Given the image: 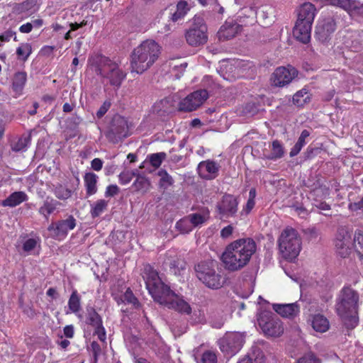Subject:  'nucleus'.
<instances>
[{
    "instance_id": "nucleus-1",
    "label": "nucleus",
    "mask_w": 363,
    "mask_h": 363,
    "mask_svg": "<svg viewBox=\"0 0 363 363\" xmlns=\"http://www.w3.org/2000/svg\"><path fill=\"white\" fill-rule=\"evenodd\" d=\"M142 275L146 288L155 302L180 313L189 315L191 313L190 305L162 281L157 272L151 265L144 266Z\"/></svg>"
},
{
    "instance_id": "nucleus-2",
    "label": "nucleus",
    "mask_w": 363,
    "mask_h": 363,
    "mask_svg": "<svg viewBox=\"0 0 363 363\" xmlns=\"http://www.w3.org/2000/svg\"><path fill=\"white\" fill-rule=\"evenodd\" d=\"M256 250V242L252 238H240L226 246L220 259L225 269L237 272L248 264Z\"/></svg>"
},
{
    "instance_id": "nucleus-3",
    "label": "nucleus",
    "mask_w": 363,
    "mask_h": 363,
    "mask_svg": "<svg viewBox=\"0 0 363 363\" xmlns=\"http://www.w3.org/2000/svg\"><path fill=\"white\" fill-rule=\"evenodd\" d=\"M359 302V294L351 287H344L340 291L336 302V311L349 330L354 328L358 324Z\"/></svg>"
},
{
    "instance_id": "nucleus-4",
    "label": "nucleus",
    "mask_w": 363,
    "mask_h": 363,
    "mask_svg": "<svg viewBox=\"0 0 363 363\" xmlns=\"http://www.w3.org/2000/svg\"><path fill=\"white\" fill-rule=\"evenodd\" d=\"M160 53V45L152 40L143 41L136 47L131 55V71L142 74L157 60Z\"/></svg>"
},
{
    "instance_id": "nucleus-5",
    "label": "nucleus",
    "mask_w": 363,
    "mask_h": 363,
    "mask_svg": "<svg viewBox=\"0 0 363 363\" xmlns=\"http://www.w3.org/2000/svg\"><path fill=\"white\" fill-rule=\"evenodd\" d=\"M92 65L95 67L97 74L107 79L111 86L117 88L121 86L126 77V73L119 68L118 63L106 56H95Z\"/></svg>"
},
{
    "instance_id": "nucleus-6",
    "label": "nucleus",
    "mask_w": 363,
    "mask_h": 363,
    "mask_svg": "<svg viewBox=\"0 0 363 363\" xmlns=\"http://www.w3.org/2000/svg\"><path fill=\"white\" fill-rule=\"evenodd\" d=\"M278 243L279 252L284 259L292 260L299 255L301 248V240L295 229L286 228L281 232Z\"/></svg>"
},
{
    "instance_id": "nucleus-7",
    "label": "nucleus",
    "mask_w": 363,
    "mask_h": 363,
    "mask_svg": "<svg viewBox=\"0 0 363 363\" xmlns=\"http://www.w3.org/2000/svg\"><path fill=\"white\" fill-rule=\"evenodd\" d=\"M216 262L211 261L199 262L194 267L198 279L211 289H219L224 282L221 275L216 273Z\"/></svg>"
},
{
    "instance_id": "nucleus-8",
    "label": "nucleus",
    "mask_w": 363,
    "mask_h": 363,
    "mask_svg": "<svg viewBox=\"0 0 363 363\" xmlns=\"http://www.w3.org/2000/svg\"><path fill=\"white\" fill-rule=\"evenodd\" d=\"M185 38L191 46H199L207 42V27L202 17L195 16L193 18L189 28L186 30Z\"/></svg>"
},
{
    "instance_id": "nucleus-9",
    "label": "nucleus",
    "mask_w": 363,
    "mask_h": 363,
    "mask_svg": "<svg viewBox=\"0 0 363 363\" xmlns=\"http://www.w3.org/2000/svg\"><path fill=\"white\" fill-rule=\"evenodd\" d=\"M128 135V125L127 120L120 115H115L106 133V137L110 142L117 143Z\"/></svg>"
},
{
    "instance_id": "nucleus-10",
    "label": "nucleus",
    "mask_w": 363,
    "mask_h": 363,
    "mask_svg": "<svg viewBox=\"0 0 363 363\" xmlns=\"http://www.w3.org/2000/svg\"><path fill=\"white\" fill-rule=\"evenodd\" d=\"M245 342V337L240 333H228L219 341L221 351L233 356L240 350Z\"/></svg>"
},
{
    "instance_id": "nucleus-11",
    "label": "nucleus",
    "mask_w": 363,
    "mask_h": 363,
    "mask_svg": "<svg viewBox=\"0 0 363 363\" xmlns=\"http://www.w3.org/2000/svg\"><path fill=\"white\" fill-rule=\"evenodd\" d=\"M257 322L263 333L267 336L276 337L284 333L282 323L279 318L262 313L257 318Z\"/></svg>"
},
{
    "instance_id": "nucleus-12",
    "label": "nucleus",
    "mask_w": 363,
    "mask_h": 363,
    "mask_svg": "<svg viewBox=\"0 0 363 363\" xmlns=\"http://www.w3.org/2000/svg\"><path fill=\"white\" fill-rule=\"evenodd\" d=\"M77 225V220L72 216L66 219L52 222L48 228L50 236L56 240H62L66 238L69 230H73Z\"/></svg>"
},
{
    "instance_id": "nucleus-13",
    "label": "nucleus",
    "mask_w": 363,
    "mask_h": 363,
    "mask_svg": "<svg viewBox=\"0 0 363 363\" xmlns=\"http://www.w3.org/2000/svg\"><path fill=\"white\" fill-rule=\"evenodd\" d=\"M208 94L205 89H199L186 96L179 104V110L191 112L199 107L208 99Z\"/></svg>"
},
{
    "instance_id": "nucleus-14",
    "label": "nucleus",
    "mask_w": 363,
    "mask_h": 363,
    "mask_svg": "<svg viewBox=\"0 0 363 363\" xmlns=\"http://www.w3.org/2000/svg\"><path fill=\"white\" fill-rule=\"evenodd\" d=\"M297 75L298 70L291 65L279 67L274 70L270 80L272 86L283 87L291 83Z\"/></svg>"
},
{
    "instance_id": "nucleus-15",
    "label": "nucleus",
    "mask_w": 363,
    "mask_h": 363,
    "mask_svg": "<svg viewBox=\"0 0 363 363\" xmlns=\"http://www.w3.org/2000/svg\"><path fill=\"white\" fill-rule=\"evenodd\" d=\"M238 201L231 194H225L216 204V211L220 219L234 216L238 211Z\"/></svg>"
},
{
    "instance_id": "nucleus-16",
    "label": "nucleus",
    "mask_w": 363,
    "mask_h": 363,
    "mask_svg": "<svg viewBox=\"0 0 363 363\" xmlns=\"http://www.w3.org/2000/svg\"><path fill=\"white\" fill-rule=\"evenodd\" d=\"M352 241V235L346 228H338L335 240L337 252L342 257L347 256L350 252Z\"/></svg>"
},
{
    "instance_id": "nucleus-17",
    "label": "nucleus",
    "mask_w": 363,
    "mask_h": 363,
    "mask_svg": "<svg viewBox=\"0 0 363 363\" xmlns=\"http://www.w3.org/2000/svg\"><path fill=\"white\" fill-rule=\"evenodd\" d=\"M335 29V20L332 17H328L319 22L316 27L315 35L320 41L325 43L330 38V35Z\"/></svg>"
},
{
    "instance_id": "nucleus-18",
    "label": "nucleus",
    "mask_w": 363,
    "mask_h": 363,
    "mask_svg": "<svg viewBox=\"0 0 363 363\" xmlns=\"http://www.w3.org/2000/svg\"><path fill=\"white\" fill-rule=\"evenodd\" d=\"M219 165L211 160L202 161L198 165L199 176L205 179L211 180L218 175Z\"/></svg>"
},
{
    "instance_id": "nucleus-19",
    "label": "nucleus",
    "mask_w": 363,
    "mask_h": 363,
    "mask_svg": "<svg viewBox=\"0 0 363 363\" xmlns=\"http://www.w3.org/2000/svg\"><path fill=\"white\" fill-rule=\"evenodd\" d=\"M312 24L298 21L293 30L294 38L302 43L306 44L311 38Z\"/></svg>"
},
{
    "instance_id": "nucleus-20",
    "label": "nucleus",
    "mask_w": 363,
    "mask_h": 363,
    "mask_svg": "<svg viewBox=\"0 0 363 363\" xmlns=\"http://www.w3.org/2000/svg\"><path fill=\"white\" fill-rule=\"evenodd\" d=\"M241 30L240 26L237 23L225 22L218 32L220 40H227L233 38Z\"/></svg>"
},
{
    "instance_id": "nucleus-21",
    "label": "nucleus",
    "mask_w": 363,
    "mask_h": 363,
    "mask_svg": "<svg viewBox=\"0 0 363 363\" xmlns=\"http://www.w3.org/2000/svg\"><path fill=\"white\" fill-rule=\"evenodd\" d=\"M273 309L280 315L291 318L299 313L300 307L297 303L274 304Z\"/></svg>"
},
{
    "instance_id": "nucleus-22",
    "label": "nucleus",
    "mask_w": 363,
    "mask_h": 363,
    "mask_svg": "<svg viewBox=\"0 0 363 363\" xmlns=\"http://www.w3.org/2000/svg\"><path fill=\"white\" fill-rule=\"evenodd\" d=\"M315 8L311 3L303 4L299 10L298 21L312 24L315 18Z\"/></svg>"
},
{
    "instance_id": "nucleus-23",
    "label": "nucleus",
    "mask_w": 363,
    "mask_h": 363,
    "mask_svg": "<svg viewBox=\"0 0 363 363\" xmlns=\"http://www.w3.org/2000/svg\"><path fill=\"white\" fill-rule=\"evenodd\" d=\"M264 346L265 342L263 341L252 346L250 352L245 358L252 359V362L254 361L255 363H264L266 359L263 352Z\"/></svg>"
},
{
    "instance_id": "nucleus-24",
    "label": "nucleus",
    "mask_w": 363,
    "mask_h": 363,
    "mask_svg": "<svg viewBox=\"0 0 363 363\" xmlns=\"http://www.w3.org/2000/svg\"><path fill=\"white\" fill-rule=\"evenodd\" d=\"M189 10V4L185 1H180L177 4L176 11L169 13V20L173 23L179 22L184 18Z\"/></svg>"
},
{
    "instance_id": "nucleus-25",
    "label": "nucleus",
    "mask_w": 363,
    "mask_h": 363,
    "mask_svg": "<svg viewBox=\"0 0 363 363\" xmlns=\"http://www.w3.org/2000/svg\"><path fill=\"white\" fill-rule=\"evenodd\" d=\"M27 200L28 196L25 192L15 191L10 194L6 199L3 200L1 205L3 206L15 207Z\"/></svg>"
},
{
    "instance_id": "nucleus-26",
    "label": "nucleus",
    "mask_w": 363,
    "mask_h": 363,
    "mask_svg": "<svg viewBox=\"0 0 363 363\" xmlns=\"http://www.w3.org/2000/svg\"><path fill=\"white\" fill-rule=\"evenodd\" d=\"M271 150L269 154H264V157L269 160H277L282 158L285 155V150L281 143L277 140H274L270 146Z\"/></svg>"
},
{
    "instance_id": "nucleus-27",
    "label": "nucleus",
    "mask_w": 363,
    "mask_h": 363,
    "mask_svg": "<svg viewBox=\"0 0 363 363\" xmlns=\"http://www.w3.org/2000/svg\"><path fill=\"white\" fill-rule=\"evenodd\" d=\"M311 325L315 331L319 333L326 332L330 327L328 320L321 314L313 315Z\"/></svg>"
},
{
    "instance_id": "nucleus-28",
    "label": "nucleus",
    "mask_w": 363,
    "mask_h": 363,
    "mask_svg": "<svg viewBox=\"0 0 363 363\" xmlns=\"http://www.w3.org/2000/svg\"><path fill=\"white\" fill-rule=\"evenodd\" d=\"M98 177L93 172L86 173L84 175V183L86 190V195L91 196L96 193L97 191V183Z\"/></svg>"
},
{
    "instance_id": "nucleus-29",
    "label": "nucleus",
    "mask_w": 363,
    "mask_h": 363,
    "mask_svg": "<svg viewBox=\"0 0 363 363\" xmlns=\"http://www.w3.org/2000/svg\"><path fill=\"white\" fill-rule=\"evenodd\" d=\"M27 80V74L24 72H16L13 79L12 89L14 92L21 94Z\"/></svg>"
},
{
    "instance_id": "nucleus-30",
    "label": "nucleus",
    "mask_w": 363,
    "mask_h": 363,
    "mask_svg": "<svg viewBox=\"0 0 363 363\" xmlns=\"http://www.w3.org/2000/svg\"><path fill=\"white\" fill-rule=\"evenodd\" d=\"M135 177L136 179L132 185L135 191L142 192L143 194L147 192L150 187L149 179L145 176L140 174L139 172Z\"/></svg>"
},
{
    "instance_id": "nucleus-31",
    "label": "nucleus",
    "mask_w": 363,
    "mask_h": 363,
    "mask_svg": "<svg viewBox=\"0 0 363 363\" xmlns=\"http://www.w3.org/2000/svg\"><path fill=\"white\" fill-rule=\"evenodd\" d=\"M60 205V203L57 201L52 199H47L44 201L43 205L39 208V213L43 215L44 217L48 219L49 215L52 213Z\"/></svg>"
},
{
    "instance_id": "nucleus-32",
    "label": "nucleus",
    "mask_w": 363,
    "mask_h": 363,
    "mask_svg": "<svg viewBox=\"0 0 363 363\" xmlns=\"http://www.w3.org/2000/svg\"><path fill=\"white\" fill-rule=\"evenodd\" d=\"M86 323L93 328L103 323L101 315L93 307H88L86 308Z\"/></svg>"
},
{
    "instance_id": "nucleus-33",
    "label": "nucleus",
    "mask_w": 363,
    "mask_h": 363,
    "mask_svg": "<svg viewBox=\"0 0 363 363\" xmlns=\"http://www.w3.org/2000/svg\"><path fill=\"white\" fill-rule=\"evenodd\" d=\"M31 140V134H23L18 140L11 145V149L14 152L26 151Z\"/></svg>"
},
{
    "instance_id": "nucleus-34",
    "label": "nucleus",
    "mask_w": 363,
    "mask_h": 363,
    "mask_svg": "<svg viewBox=\"0 0 363 363\" xmlns=\"http://www.w3.org/2000/svg\"><path fill=\"white\" fill-rule=\"evenodd\" d=\"M292 99L294 105L301 107L310 101L311 97L307 89H302L293 96Z\"/></svg>"
},
{
    "instance_id": "nucleus-35",
    "label": "nucleus",
    "mask_w": 363,
    "mask_h": 363,
    "mask_svg": "<svg viewBox=\"0 0 363 363\" xmlns=\"http://www.w3.org/2000/svg\"><path fill=\"white\" fill-rule=\"evenodd\" d=\"M81 297L77 290H74L69 298L68 306L72 313H77L81 309Z\"/></svg>"
},
{
    "instance_id": "nucleus-36",
    "label": "nucleus",
    "mask_w": 363,
    "mask_h": 363,
    "mask_svg": "<svg viewBox=\"0 0 363 363\" xmlns=\"http://www.w3.org/2000/svg\"><path fill=\"white\" fill-rule=\"evenodd\" d=\"M168 261L170 268L173 270L174 274H179L181 271L186 268V262L180 257H172L171 259H168Z\"/></svg>"
},
{
    "instance_id": "nucleus-37",
    "label": "nucleus",
    "mask_w": 363,
    "mask_h": 363,
    "mask_svg": "<svg viewBox=\"0 0 363 363\" xmlns=\"http://www.w3.org/2000/svg\"><path fill=\"white\" fill-rule=\"evenodd\" d=\"M157 174L160 177V186L161 188L167 189L174 184L173 178L166 170L160 169Z\"/></svg>"
},
{
    "instance_id": "nucleus-38",
    "label": "nucleus",
    "mask_w": 363,
    "mask_h": 363,
    "mask_svg": "<svg viewBox=\"0 0 363 363\" xmlns=\"http://www.w3.org/2000/svg\"><path fill=\"white\" fill-rule=\"evenodd\" d=\"M353 245L360 259H363V233H356L353 238Z\"/></svg>"
},
{
    "instance_id": "nucleus-39",
    "label": "nucleus",
    "mask_w": 363,
    "mask_h": 363,
    "mask_svg": "<svg viewBox=\"0 0 363 363\" xmlns=\"http://www.w3.org/2000/svg\"><path fill=\"white\" fill-rule=\"evenodd\" d=\"M108 202L104 199L97 201L91 206V215L92 218L99 216L106 208Z\"/></svg>"
},
{
    "instance_id": "nucleus-40",
    "label": "nucleus",
    "mask_w": 363,
    "mask_h": 363,
    "mask_svg": "<svg viewBox=\"0 0 363 363\" xmlns=\"http://www.w3.org/2000/svg\"><path fill=\"white\" fill-rule=\"evenodd\" d=\"M54 194L57 199L65 200L71 197L72 191L62 184H59L55 186Z\"/></svg>"
},
{
    "instance_id": "nucleus-41",
    "label": "nucleus",
    "mask_w": 363,
    "mask_h": 363,
    "mask_svg": "<svg viewBox=\"0 0 363 363\" xmlns=\"http://www.w3.org/2000/svg\"><path fill=\"white\" fill-rule=\"evenodd\" d=\"M32 47L29 43L21 44L16 49V54L20 59L26 60L29 55L31 54Z\"/></svg>"
},
{
    "instance_id": "nucleus-42",
    "label": "nucleus",
    "mask_w": 363,
    "mask_h": 363,
    "mask_svg": "<svg viewBox=\"0 0 363 363\" xmlns=\"http://www.w3.org/2000/svg\"><path fill=\"white\" fill-rule=\"evenodd\" d=\"M176 228L182 233H189L194 228V225L191 223L187 218H184L179 220L176 224Z\"/></svg>"
},
{
    "instance_id": "nucleus-43",
    "label": "nucleus",
    "mask_w": 363,
    "mask_h": 363,
    "mask_svg": "<svg viewBox=\"0 0 363 363\" xmlns=\"http://www.w3.org/2000/svg\"><path fill=\"white\" fill-rule=\"evenodd\" d=\"M166 153L165 152H157L152 154L149 156L150 162L154 167H159L162 161L165 160L166 158Z\"/></svg>"
},
{
    "instance_id": "nucleus-44",
    "label": "nucleus",
    "mask_w": 363,
    "mask_h": 363,
    "mask_svg": "<svg viewBox=\"0 0 363 363\" xmlns=\"http://www.w3.org/2000/svg\"><path fill=\"white\" fill-rule=\"evenodd\" d=\"M138 173V169L133 171L122 172L118 176L120 183L123 185L128 184L132 180V179L137 175Z\"/></svg>"
},
{
    "instance_id": "nucleus-45",
    "label": "nucleus",
    "mask_w": 363,
    "mask_h": 363,
    "mask_svg": "<svg viewBox=\"0 0 363 363\" xmlns=\"http://www.w3.org/2000/svg\"><path fill=\"white\" fill-rule=\"evenodd\" d=\"M89 350L93 355L94 363H97L99 357L102 353V350H101V347L100 345L97 342L93 341L90 344Z\"/></svg>"
},
{
    "instance_id": "nucleus-46",
    "label": "nucleus",
    "mask_w": 363,
    "mask_h": 363,
    "mask_svg": "<svg viewBox=\"0 0 363 363\" xmlns=\"http://www.w3.org/2000/svg\"><path fill=\"white\" fill-rule=\"evenodd\" d=\"M168 104L169 101L167 99L161 100L154 106V111L160 116H162L164 113L169 112V110L167 108V105Z\"/></svg>"
},
{
    "instance_id": "nucleus-47",
    "label": "nucleus",
    "mask_w": 363,
    "mask_h": 363,
    "mask_svg": "<svg viewBox=\"0 0 363 363\" xmlns=\"http://www.w3.org/2000/svg\"><path fill=\"white\" fill-rule=\"evenodd\" d=\"M123 301L131 303L135 307L139 306V302L137 298L134 296L133 293L130 289H128L123 296Z\"/></svg>"
},
{
    "instance_id": "nucleus-48",
    "label": "nucleus",
    "mask_w": 363,
    "mask_h": 363,
    "mask_svg": "<svg viewBox=\"0 0 363 363\" xmlns=\"http://www.w3.org/2000/svg\"><path fill=\"white\" fill-rule=\"evenodd\" d=\"M296 363H320V359L313 353L309 352L299 358Z\"/></svg>"
},
{
    "instance_id": "nucleus-49",
    "label": "nucleus",
    "mask_w": 363,
    "mask_h": 363,
    "mask_svg": "<svg viewBox=\"0 0 363 363\" xmlns=\"http://www.w3.org/2000/svg\"><path fill=\"white\" fill-rule=\"evenodd\" d=\"M201 360L202 363H216L217 356L214 352L206 350L203 353Z\"/></svg>"
},
{
    "instance_id": "nucleus-50",
    "label": "nucleus",
    "mask_w": 363,
    "mask_h": 363,
    "mask_svg": "<svg viewBox=\"0 0 363 363\" xmlns=\"http://www.w3.org/2000/svg\"><path fill=\"white\" fill-rule=\"evenodd\" d=\"M186 218L191 222L192 225H194V228L203 223L206 220L205 217L199 213L191 214Z\"/></svg>"
},
{
    "instance_id": "nucleus-51",
    "label": "nucleus",
    "mask_w": 363,
    "mask_h": 363,
    "mask_svg": "<svg viewBox=\"0 0 363 363\" xmlns=\"http://www.w3.org/2000/svg\"><path fill=\"white\" fill-rule=\"evenodd\" d=\"M94 334L98 336V338L104 344H106V333L104 327L103 326V323L100 324L99 326L94 327Z\"/></svg>"
},
{
    "instance_id": "nucleus-52",
    "label": "nucleus",
    "mask_w": 363,
    "mask_h": 363,
    "mask_svg": "<svg viewBox=\"0 0 363 363\" xmlns=\"http://www.w3.org/2000/svg\"><path fill=\"white\" fill-rule=\"evenodd\" d=\"M11 38H13L15 41H17V38L16 36V32L11 30H7L0 35V40L2 43L9 42Z\"/></svg>"
},
{
    "instance_id": "nucleus-53",
    "label": "nucleus",
    "mask_w": 363,
    "mask_h": 363,
    "mask_svg": "<svg viewBox=\"0 0 363 363\" xmlns=\"http://www.w3.org/2000/svg\"><path fill=\"white\" fill-rule=\"evenodd\" d=\"M186 66V62L181 63L180 65H174L173 66L172 71L175 72L174 76L177 79H179L181 77Z\"/></svg>"
},
{
    "instance_id": "nucleus-54",
    "label": "nucleus",
    "mask_w": 363,
    "mask_h": 363,
    "mask_svg": "<svg viewBox=\"0 0 363 363\" xmlns=\"http://www.w3.org/2000/svg\"><path fill=\"white\" fill-rule=\"evenodd\" d=\"M245 115L253 116L257 112V108L254 103H247L242 111Z\"/></svg>"
},
{
    "instance_id": "nucleus-55",
    "label": "nucleus",
    "mask_w": 363,
    "mask_h": 363,
    "mask_svg": "<svg viewBox=\"0 0 363 363\" xmlns=\"http://www.w3.org/2000/svg\"><path fill=\"white\" fill-rule=\"evenodd\" d=\"M37 245V240L33 238H29L25 241L23 245V249L25 252H30L33 250Z\"/></svg>"
},
{
    "instance_id": "nucleus-56",
    "label": "nucleus",
    "mask_w": 363,
    "mask_h": 363,
    "mask_svg": "<svg viewBox=\"0 0 363 363\" xmlns=\"http://www.w3.org/2000/svg\"><path fill=\"white\" fill-rule=\"evenodd\" d=\"M111 107V102L108 101H106L104 102V104L101 106L99 109L96 112V116L100 118L103 117L106 113L108 111V110Z\"/></svg>"
},
{
    "instance_id": "nucleus-57",
    "label": "nucleus",
    "mask_w": 363,
    "mask_h": 363,
    "mask_svg": "<svg viewBox=\"0 0 363 363\" xmlns=\"http://www.w3.org/2000/svg\"><path fill=\"white\" fill-rule=\"evenodd\" d=\"M349 208L352 211H361L363 213V196L358 201L350 203Z\"/></svg>"
},
{
    "instance_id": "nucleus-58",
    "label": "nucleus",
    "mask_w": 363,
    "mask_h": 363,
    "mask_svg": "<svg viewBox=\"0 0 363 363\" xmlns=\"http://www.w3.org/2000/svg\"><path fill=\"white\" fill-rule=\"evenodd\" d=\"M119 192V188L115 184H111L107 186L105 196L106 197H112L117 195Z\"/></svg>"
},
{
    "instance_id": "nucleus-59",
    "label": "nucleus",
    "mask_w": 363,
    "mask_h": 363,
    "mask_svg": "<svg viewBox=\"0 0 363 363\" xmlns=\"http://www.w3.org/2000/svg\"><path fill=\"white\" fill-rule=\"evenodd\" d=\"M309 135L310 132L308 130H303L296 143L303 147L306 145L305 140Z\"/></svg>"
},
{
    "instance_id": "nucleus-60",
    "label": "nucleus",
    "mask_w": 363,
    "mask_h": 363,
    "mask_svg": "<svg viewBox=\"0 0 363 363\" xmlns=\"http://www.w3.org/2000/svg\"><path fill=\"white\" fill-rule=\"evenodd\" d=\"M91 166L95 171H99L102 169L103 162L99 158H95L91 161Z\"/></svg>"
},
{
    "instance_id": "nucleus-61",
    "label": "nucleus",
    "mask_w": 363,
    "mask_h": 363,
    "mask_svg": "<svg viewBox=\"0 0 363 363\" xmlns=\"http://www.w3.org/2000/svg\"><path fill=\"white\" fill-rule=\"evenodd\" d=\"M233 231V228L231 225H228L221 230L220 236L223 238H227L230 235H232Z\"/></svg>"
},
{
    "instance_id": "nucleus-62",
    "label": "nucleus",
    "mask_w": 363,
    "mask_h": 363,
    "mask_svg": "<svg viewBox=\"0 0 363 363\" xmlns=\"http://www.w3.org/2000/svg\"><path fill=\"white\" fill-rule=\"evenodd\" d=\"M74 331L73 325H67L64 328V335L67 338H72L74 336Z\"/></svg>"
},
{
    "instance_id": "nucleus-63",
    "label": "nucleus",
    "mask_w": 363,
    "mask_h": 363,
    "mask_svg": "<svg viewBox=\"0 0 363 363\" xmlns=\"http://www.w3.org/2000/svg\"><path fill=\"white\" fill-rule=\"evenodd\" d=\"M255 205V200L248 199L245 206L243 208V211L246 213V214H248L254 208Z\"/></svg>"
},
{
    "instance_id": "nucleus-64",
    "label": "nucleus",
    "mask_w": 363,
    "mask_h": 363,
    "mask_svg": "<svg viewBox=\"0 0 363 363\" xmlns=\"http://www.w3.org/2000/svg\"><path fill=\"white\" fill-rule=\"evenodd\" d=\"M33 29V24L30 23H27L26 24L22 25L19 28L20 32L23 33H30Z\"/></svg>"
}]
</instances>
